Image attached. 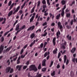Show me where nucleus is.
I'll use <instances>...</instances> for the list:
<instances>
[{"label":"nucleus","mask_w":77,"mask_h":77,"mask_svg":"<svg viewBox=\"0 0 77 77\" xmlns=\"http://www.w3.org/2000/svg\"><path fill=\"white\" fill-rule=\"evenodd\" d=\"M29 69V71H37L38 70V69L36 68V67L35 65H32L30 66Z\"/></svg>","instance_id":"nucleus-1"},{"label":"nucleus","mask_w":77,"mask_h":77,"mask_svg":"<svg viewBox=\"0 0 77 77\" xmlns=\"http://www.w3.org/2000/svg\"><path fill=\"white\" fill-rule=\"evenodd\" d=\"M20 6H19L15 10V8H14L13 10V11H14V12L13 13V15H14V14H16L17 12L18 11H19V9H20Z\"/></svg>","instance_id":"nucleus-2"},{"label":"nucleus","mask_w":77,"mask_h":77,"mask_svg":"<svg viewBox=\"0 0 77 77\" xmlns=\"http://www.w3.org/2000/svg\"><path fill=\"white\" fill-rule=\"evenodd\" d=\"M57 25L58 26V27H59L60 29L61 32H62V29H63V26H62V25H61V23L59 22L57 23Z\"/></svg>","instance_id":"nucleus-3"},{"label":"nucleus","mask_w":77,"mask_h":77,"mask_svg":"<svg viewBox=\"0 0 77 77\" xmlns=\"http://www.w3.org/2000/svg\"><path fill=\"white\" fill-rule=\"evenodd\" d=\"M66 8V5H65L64 6L63 8H62L61 11V15L63 17L64 16V14H65V13L64 12V10H65Z\"/></svg>","instance_id":"nucleus-4"},{"label":"nucleus","mask_w":77,"mask_h":77,"mask_svg":"<svg viewBox=\"0 0 77 77\" xmlns=\"http://www.w3.org/2000/svg\"><path fill=\"white\" fill-rule=\"evenodd\" d=\"M35 26L34 25H33L29 28L27 29V31H29V30H30L32 31V30L35 29Z\"/></svg>","instance_id":"nucleus-5"},{"label":"nucleus","mask_w":77,"mask_h":77,"mask_svg":"<svg viewBox=\"0 0 77 77\" xmlns=\"http://www.w3.org/2000/svg\"><path fill=\"white\" fill-rule=\"evenodd\" d=\"M12 48V46H11L9 48H7L6 50H4V53H5V52H8V51H9V50H10Z\"/></svg>","instance_id":"nucleus-6"},{"label":"nucleus","mask_w":77,"mask_h":77,"mask_svg":"<svg viewBox=\"0 0 77 77\" xmlns=\"http://www.w3.org/2000/svg\"><path fill=\"white\" fill-rule=\"evenodd\" d=\"M11 67L10 66L7 67L5 69V72L6 73H8V72H9L10 70H11Z\"/></svg>","instance_id":"nucleus-7"},{"label":"nucleus","mask_w":77,"mask_h":77,"mask_svg":"<svg viewBox=\"0 0 77 77\" xmlns=\"http://www.w3.org/2000/svg\"><path fill=\"white\" fill-rule=\"evenodd\" d=\"M66 45V42H65L63 44H62L61 48L62 49H65V46Z\"/></svg>","instance_id":"nucleus-8"},{"label":"nucleus","mask_w":77,"mask_h":77,"mask_svg":"<svg viewBox=\"0 0 77 77\" xmlns=\"http://www.w3.org/2000/svg\"><path fill=\"white\" fill-rule=\"evenodd\" d=\"M4 49V46L3 45H1L0 47V54L2 53Z\"/></svg>","instance_id":"nucleus-9"},{"label":"nucleus","mask_w":77,"mask_h":77,"mask_svg":"<svg viewBox=\"0 0 77 77\" xmlns=\"http://www.w3.org/2000/svg\"><path fill=\"white\" fill-rule=\"evenodd\" d=\"M23 66V65H17L16 66V68L17 69H18V71H21V68ZM19 68V69H18Z\"/></svg>","instance_id":"nucleus-10"},{"label":"nucleus","mask_w":77,"mask_h":77,"mask_svg":"<svg viewBox=\"0 0 77 77\" xmlns=\"http://www.w3.org/2000/svg\"><path fill=\"white\" fill-rule=\"evenodd\" d=\"M59 35H60V31H59V30H58V32H57L56 33V35L57 39H58V38H59Z\"/></svg>","instance_id":"nucleus-11"},{"label":"nucleus","mask_w":77,"mask_h":77,"mask_svg":"<svg viewBox=\"0 0 77 77\" xmlns=\"http://www.w3.org/2000/svg\"><path fill=\"white\" fill-rule=\"evenodd\" d=\"M56 37H54L53 39L52 42L54 46H55V45H56V42H55L56 41Z\"/></svg>","instance_id":"nucleus-12"},{"label":"nucleus","mask_w":77,"mask_h":77,"mask_svg":"<svg viewBox=\"0 0 77 77\" xmlns=\"http://www.w3.org/2000/svg\"><path fill=\"white\" fill-rule=\"evenodd\" d=\"M12 14H13V11L11 10L8 14V17H10L11 15H12Z\"/></svg>","instance_id":"nucleus-13"},{"label":"nucleus","mask_w":77,"mask_h":77,"mask_svg":"<svg viewBox=\"0 0 77 77\" xmlns=\"http://www.w3.org/2000/svg\"><path fill=\"white\" fill-rule=\"evenodd\" d=\"M76 50V48L75 47L73 48L72 50L71 51V52L72 53H74L75 52V51Z\"/></svg>","instance_id":"nucleus-14"},{"label":"nucleus","mask_w":77,"mask_h":77,"mask_svg":"<svg viewBox=\"0 0 77 77\" xmlns=\"http://www.w3.org/2000/svg\"><path fill=\"white\" fill-rule=\"evenodd\" d=\"M19 27H20V25L19 24V23H18L16 26V27L15 29V30H16V31L18 30L19 29Z\"/></svg>","instance_id":"nucleus-15"},{"label":"nucleus","mask_w":77,"mask_h":77,"mask_svg":"<svg viewBox=\"0 0 77 77\" xmlns=\"http://www.w3.org/2000/svg\"><path fill=\"white\" fill-rule=\"evenodd\" d=\"M42 75L41 74H39V72H38L37 73V75L35 76H33V77H41Z\"/></svg>","instance_id":"nucleus-16"},{"label":"nucleus","mask_w":77,"mask_h":77,"mask_svg":"<svg viewBox=\"0 0 77 77\" xmlns=\"http://www.w3.org/2000/svg\"><path fill=\"white\" fill-rule=\"evenodd\" d=\"M49 54H50V52H46L44 54V57H46L48 55H49Z\"/></svg>","instance_id":"nucleus-17"},{"label":"nucleus","mask_w":77,"mask_h":77,"mask_svg":"<svg viewBox=\"0 0 77 77\" xmlns=\"http://www.w3.org/2000/svg\"><path fill=\"white\" fill-rule=\"evenodd\" d=\"M70 75L71 77H74V72H73V71H71Z\"/></svg>","instance_id":"nucleus-18"},{"label":"nucleus","mask_w":77,"mask_h":77,"mask_svg":"<svg viewBox=\"0 0 77 77\" xmlns=\"http://www.w3.org/2000/svg\"><path fill=\"white\" fill-rule=\"evenodd\" d=\"M46 62V60H44L42 62V66H45L46 64H45V62Z\"/></svg>","instance_id":"nucleus-19"},{"label":"nucleus","mask_w":77,"mask_h":77,"mask_svg":"<svg viewBox=\"0 0 77 77\" xmlns=\"http://www.w3.org/2000/svg\"><path fill=\"white\" fill-rule=\"evenodd\" d=\"M35 6H34L33 7V8L31 10V13L32 14L33 12H35Z\"/></svg>","instance_id":"nucleus-20"},{"label":"nucleus","mask_w":77,"mask_h":77,"mask_svg":"<svg viewBox=\"0 0 77 77\" xmlns=\"http://www.w3.org/2000/svg\"><path fill=\"white\" fill-rule=\"evenodd\" d=\"M35 33H32L30 35V37L31 39H33L34 37H35Z\"/></svg>","instance_id":"nucleus-21"},{"label":"nucleus","mask_w":77,"mask_h":77,"mask_svg":"<svg viewBox=\"0 0 77 77\" xmlns=\"http://www.w3.org/2000/svg\"><path fill=\"white\" fill-rule=\"evenodd\" d=\"M14 3H13L11 4L9 9V11H10V10H11V9H12V8H13V7H14Z\"/></svg>","instance_id":"nucleus-22"},{"label":"nucleus","mask_w":77,"mask_h":77,"mask_svg":"<svg viewBox=\"0 0 77 77\" xmlns=\"http://www.w3.org/2000/svg\"><path fill=\"white\" fill-rule=\"evenodd\" d=\"M57 49L56 48L55 50L53 51V54H56V53H57Z\"/></svg>","instance_id":"nucleus-23"},{"label":"nucleus","mask_w":77,"mask_h":77,"mask_svg":"<svg viewBox=\"0 0 77 77\" xmlns=\"http://www.w3.org/2000/svg\"><path fill=\"white\" fill-rule=\"evenodd\" d=\"M60 14H59L57 15L56 17V19L57 20H59V18H60Z\"/></svg>","instance_id":"nucleus-24"},{"label":"nucleus","mask_w":77,"mask_h":77,"mask_svg":"<svg viewBox=\"0 0 77 77\" xmlns=\"http://www.w3.org/2000/svg\"><path fill=\"white\" fill-rule=\"evenodd\" d=\"M34 17H32L30 19V23H31V22H32L33 21V20H34Z\"/></svg>","instance_id":"nucleus-25"},{"label":"nucleus","mask_w":77,"mask_h":77,"mask_svg":"<svg viewBox=\"0 0 77 77\" xmlns=\"http://www.w3.org/2000/svg\"><path fill=\"white\" fill-rule=\"evenodd\" d=\"M26 29V25H23L21 28H20L21 30H22L23 29Z\"/></svg>","instance_id":"nucleus-26"},{"label":"nucleus","mask_w":77,"mask_h":77,"mask_svg":"<svg viewBox=\"0 0 77 77\" xmlns=\"http://www.w3.org/2000/svg\"><path fill=\"white\" fill-rule=\"evenodd\" d=\"M66 55H64V62L65 63H66Z\"/></svg>","instance_id":"nucleus-27"},{"label":"nucleus","mask_w":77,"mask_h":77,"mask_svg":"<svg viewBox=\"0 0 77 77\" xmlns=\"http://www.w3.org/2000/svg\"><path fill=\"white\" fill-rule=\"evenodd\" d=\"M54 63V62L53 61L51 60V64L49 66V67H51Z\"/></svg>","instance_id":"nucleus-28"},{"label":"nucleus","mask_w":77,"mask_h":77,"mask_svg":"<svg viewBox=\"0 0 77 77\" xmlns=\"http://www.w3.org/2000/svg\"><path fill=\"white\" fill-rule=\"evenodd\" d=\"M65 0H63L61 1V4H62V5H64L65 4Z\"/></svg>","instance_id":"nucleus-29"},{"label":"nucleus","mask_w":77,"mask_h":77,"mask_svg":"<svg viewBox=\"0 0 77 77\" xmlns=\"http://www.w3.org/2000/svg\"><path fill=\"white\" fill-rule=\"evenodd\" d=\"M51 76H54L55 75V71H53V72L51 73Z\"/></svg>","instance_id":"nucleus-30"},{"label":"nucleus","mask_w":77,"mask_h":77,"mask_svg":"<svg viewBox=\"0 0 77 77\" xmlns=\"http://www.w3.org/2000/svg\"><path fill=\"white\" fill-rule=\"evenodd\" d=\"M41 32V29H39L36 31V33H39V32Z\"/></svg>","instance_id":"nucleus-31"},{"label":"nucleus","mask_w":77,"mask_h":77,"mask_svg":"<svg viewBox=\"0 0 77 77\" xmlns=\"http://www.w3.org/2000/svg\"><path fill=\"white\" fill-rule=\"evenodd\" d=\"M47 2L48 6H50L51 5L50 2V0H47Z\"/></svg>","instance_id":"nucleus-32"},{"label":"nucleus","mask_w":77,"mask_h":77,"mask_svg":"<svg viewBox=\"0 0 77 77\" xmlns=\"http://www.w3.org/2000/svg\"><path fill=\"white\" fill-rule=\"evenodd\" d=\"M14 71V69L13 68H11L10 71V73H12Z\"/></svg>","instance_id":"nucleus-33"},{"label":"nucleus","mask_w":77,"mask_h":77,"mask_svg":"<svg viewBox=\"0 0 77 77\" xmlns=\"http://www.w3.org/2000/svg\"><path fill=\"white\" fill-rule=\"evenodd\" d=\"M47 35V32H44V34L42 35V36H46V35Z\"/></svg>","instance_id":"nucleus-34"},{"label":"nucleus","mask_w":77,"mask_h":77,"mask_svg":"<svg viewBox=\"0 0 77 77\" xmlns=\"http://www.w3.org/2000/svg\"><path fill=\"white\" fill-rule=\"evenodd\" d=\"M18 23V20H16V21H15V23H14L13 27H15V25L16 24V23Z\"/></svg>","instance_id":"nucleus-35"},{"label":"nucleus","mask_w":77,"mask_h":77,"mask_svg":"<svg viewBox=\"0 0 77 77\" xmlns=\"http://www.w3.org/2000/svg\"><path fill=\"white\" fill-rule=\"evenodd\" d=\"M61 54H60V52H59L58 54L57 58L58 59H59L60 58V56Z\"/></svg>","instance_id":"nucleus-36"},{"label":"nucleus","mask_w":77,"mask_h":77,"mask_svg":"<svg viewBox=\"0 0 77 77\" xmlns=\"http://www.w3.org/2000/svg\"><path fill=\"white\" fill-rule=\"evenodd\" d=\"M75 1L74 0L73 2H72V4H70V6H72L73 5V4H75Z\"/></svg>","instance_id":"nucleus-37"},{"label":"nucleus","mask_w":77,"mask_h":77,"mask_svg":"<svg viewBox=\"0 0 77 77\" xmlns=\"http://www.w3.org/2000/svg\"><path fill=\"white\" fill-rule=\"evenodd\" d=\"M42 3L43 4V5L46 4V2L45 1V0H43L42 1Z\"/></svg>","instance_id":"nucleus-38"},{"label":"nucleus","mask_w":77,"mask_h":77,"mask_svg":"<svg viewBox=\"0 0 77 77\" xmlns=\"http://www.w3.org/2000/svg\"><path fill=\"white\" fill-rule=\"evenodd\" d=\"M24 52V50H23V48L20 51V54H22L23 52Z\"/></svg>","instance_id":"nucleus-39"},{"label":"nucleus","mask_w":77,"mask_h":77,"mask_svg":"<svg viewBox=\"0 0 77 77\" xmlns=\"http://www.w3.org/2000/svg\"><path fill=\"white\" fill-rule=\"evenodd\" d=\"M1 42H3L4 41V37H2L1 38Z\"/></svg>","instance_id":"nucleus-40"},{"label":"nucleus","mask_w":77,"mask_h":77,"mask_svg":"<svg viewBox=\"0 0 77 77\" xmlns=\"http://www.w3.org/2000/svg\"><path fill=\"white\" fill-rule=\"evenodd\" d=\"M46 69H47L45 68H43L42 69V72H44L45 71H46Z\"/></svg>","instance_id":"nucleus-41"},{"label":"nucleus","mask_w":77,"mask_h":77,"mask_svg":"<svg viewBox=\"0 0 77 77\" xmlns=\"http://www.w3.org/2000/svg\"><path fill=\"white\" fill-rule=\"evenodd\" d=\"M41 64H40L38 67V69H41Z\"/></svg>","instance_id":"nucleus-42"},{"label":"nucleus","mask_w":77,"mask_h":77,"mask_svg":"<svg viewBox=\"0 0 77 77\" xmlns=\"http://www.w3.org/2000/svg\"><path fill=\"white\" fill-rule=\"evenodd\" d=\"M71 36H70L69 37H68V39L69 41H71Z\"/></svg>","instance_id":"nucleus-43"},{"label":"nucleus","mask_w":77,"mask_h":77,"mask_svg":"<svg viewBox=\"0 0 77 77\" xmlns=\"http://www.w3.org/2000/svg\"><path fill=\"white\" fill-rule=\"evenodd\" d=\"M7 63H8V65H10V60H8L7 61Z\"/></svg>","instance_id":"nucleus-44"},{"label":"nucleus","mask_w":77,"mask_h":77,"mask_svg":"<svg viewBox=\"0 0 77 77\" xmlns=\"http://www.w3.org/2000/svg\"><path fill=\"white\" fill-rule=\"evenodd\" d=\"M29 61H28L26 62L25 63L26 65H27V66H28V65H29Z\"/></svg>","instance_id":"nucleus-45"},{"label":"nucleus","mask_w":77,"mask_h":77,"mask_svg":"<svg viewBox=\"0 0 77 77\" xmlns=\"http://www.w3.org/2000/svg\"><path fill=\"white\" fill-rule=\"evenodd\" d=\"M27 66H23V69H26L27 68Z\"/></svg>","instance_id":"nucleus-46"},{"label":"nucleus","mask_w":77,"mask_h":77,"mask_svg":"<svg viewBox=\"0 0 77 77\" xmlns=\"http://www.w3.org/2000/svg\"><path fill=\"white\" fill-rule=\"evenodd\" d=\"M25 57V55H23L22 54L21 56V59H23V58H24Z\"/></svg>","instance_id":"nucleus-47"},{"label":"nucleus","mask_w":77,"mask_h":77,"mask_svg":"<svg viewBox=\"0 0 77 77\" xmlns=\"http://www.w3.org/2000/svg\"><path fill=\"white\" fill-rule=\"evenodd\" d=\"M74 22V20H72L70 22V24L71 25H72L73 24V22Z\"/></svg>","instance_id":"nucleus-48"},{"label":"nucleus","mask_w":77,"mask_h":77,"mask_svg":"<svg viewBox=\"0 0 77 77\" xmlns=\"http://www.w3.org/2000/svg\"><path fill=\"white\" fill-rule=\"evenodd\" d=\"M47 8V5H43V9H45Z\"/></svg>","instance_id":"nucleus-49"},{"label":"nucleus","mask_w":77,"mask_h":77,"mask_svg":"<svg viewBox=\"0 0 77 77\" xmlns=\"http://www.w3.org/2000/svg\"><path fill=\"white\" fill-rule=\"evenodd\" d=\"M9 31H8V32H5L4 34V36H6V35H8V34L9 33Z\"/></svg>","instance_id":"nucleus-50"},{"label":"nucleus","mask_w":77,"mask_h":77,"mask_svg":"<svg viewBox=\"0 0 77 77\" xmlns=\"http://www.w3.org/2000/svg\"><path fill=\"white\" fill-rule=\"evenodd\" d=\"M27 46H28V44H26V45H25L24 47H23V48L24 49H25V48H27Z\"/></svg>","instance_id":"nucleus-51"},{"label":"nucleus","mask_w":77,"mask_h":77,"mask_svg":"<svg viewBox=\"0 0 77 77\" xmlns=\"http://www.w3.org/2000/svg\"><path fill=\"white\" fill-rule=\"evenodd\" d=\"M47 22H45L43 24L42 26H45V25H47Z\"/></svg>","instance_id":"nucleus-52"},{"label":"nucleus","mask_w":77,"mask_h":77,"mask_svg":"<svg viewBox=\"0 0 77 77\" xmlns=\"http://www.w3.org/2000/svg\"><path fill=\"white\" fill-rule=\"evenodd\" d=\"M11 3H12V2L11 1H9L8 3V6H11Z\"/></svg>","instance_id":"nucleus-53"},{"label":"nucleus","mask_w":77,"mask_h":77,"mask_svg":"<svg viewBox=\"0 0 77 77\" xmlns=\"http://www.w3.org/2000/svg\"><path fill=\"white\" fill-rule=\"evenodd\" d=\"M19 12L20 14H23V11L22 10H20L19 11Z\"/></svg>","instance_id":"nucleus-54"},{"label":"nucleus","mask_w":77,"mask_h":77,"mask_svg":"<svg viewBox=\"0 0 77 77\" xmlns=\"http://www.w3.org/2000/svg\"><path fill=\"white\" fill-rule=\"evenodd\" d=\"M75 58H73L72 59V61L74 62V63H75Z\"/></svg>","instance_id":"nucleus-55"},{"label":"nucleus","mask_w":77,"mask_h":77,"mask_svg":"<svg viewBox=\"0 0 77 77\" xmlns=\"http://www.w3.org/2000/svg\"><path fill=\"white\" fill-rule=\"evenodd\" d=\"M44 45V44H43V43H42L40 45V47L41 48H42V47H43V46Z\"/></svg>","instance_id":"nucleus-56"},{"label":"nucleus","mask_w":77,"mask_h":77,"mask_svg":"<svg viewBox=\"0 0 77 77\" xmlns=\"http://www.w3.org/2000/svg\"><path fill=\"white\" fill-rule=\"evenodd\" d=\"M55 26V23H53L51 24V26Z\"/></svg>","instance_id":"nucleus-57"},{"label":"nucleus","mask_w":77,"mask_h":77,"mask_svg":"<svg viewBox=\"0 0 77 77\" xmlns=\"http://www.w3.org/2000/svg\"><path fill=\"white\" fill-rule=\"evenodd\" d=\"M34 44L32 42L31 44L30 45V47H32V46H33V45Z\"/></svg>","instance_id":"nucleus-58"},{"label":"nucleus","mask_w":77,"mask_h":77,"mask_svg":"<svg viewBox=\"0 0 77 77\" xmlns=\"http://www.w3.org/2000/svg\"><path fill=\"white\" fill-rule=\"evenodd\" d=\"M57 69H59L60 68V65H59V64H57Z\"/></svg>","instance_id":"nucleus-59"},{"label":"nucleus","mask_w":77,"mask_h":77,"mask_svg":"<svg viewBox=\"0 0 77 77\" xmlns=\"http://www.w3.org/2000/svg\"><path fill=\"white\" fill-rule=\"evenodd\" d=\"M48 15V12L45 13V14H44L45 16H47Z\"/></svg>","instance_id":"nucleus-60"},{"label":"nucleus","mask_w":77,"mask_h":77,"mask_svg":"<svg viewBox=\"0 0 77 77\" xmlns=\"http://www.w3.org/2000/svg\"><path fill=\"white\" fill-rule=\"evenodd\" d=\"M18 58V57H16L15 58H14L13 59V61H15L16 60H17V59Z\"/></svg>","instance_id":"nucleus-61"},{"label":"nucleus","mask_w":77,"mask_h":77,"mask_svg":"<svg viewBox=\"0 0 77 77\" xmlns=\"http://www.w3.org/2000/svg\"><path fill=\"white\" fill-rule=\"evenodd\" d=\"M3 20V18H2L1 17H0V22H2Z\"/></svg>","instance_id":"nucleus-62"},{"label":"nucleus","mask_w":77,"mask_h":77,"mask_svg":"<svg viewBox=\"0 0 77 77\" xmlns=\"http://www.w3.org/2000/svg\"><path fill=\"white\" fill-rule=\"evenodd\" d=\"M72 46V43L71 42H70L69 44V47L70 48H71V46Z\"/></svg>","instance_id":"nucleus-63"},{"label":"nucleus","mask_w":77,"mask_h":77,"mask_svg":"<svg viewBox=\"0 0 77 77\" xmlns=\"http://www.w3.org/2000/svg\"><path fill=\"white\" fill-rule=\"evenodd\" d=\"M24 15V14H22V15H21L20 17V19L21 20L22 19H23V16Z\"/></svg>","instance_id":"nucleus-64"}]
</instances>
